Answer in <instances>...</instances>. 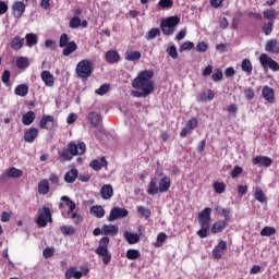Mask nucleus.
Masks as SVG:
<instances>
[{"instance_id":"f257e3e1","label":"nucleus","mask_w":279,"mask_h":279,"mask_svg":"<svg viewBox=\"0 0 279 279\" xmlns=\"http://www.w3.org/2000/svg\"><path fill=\"white\" fill-rule=\"evenodd\" d=\"M153 77H154V72L151 70L141 71L137 77H135L132 81V87L150 95L155 89Z\"/></svg>"},{"instance_id":"f03ea898","label":"nucleus","mask_w":279,"mask_h":279,"mask_svg":"<svg viewBox=\"0 0 279 279\" xmlns=\"http://www.w3.org/2000/svg\"><path fill=\"white\" fill-rule=\"evenodd\" d=\"M86 151V145L83 142L75 144L71 142L68 144V147L63 148L59 153V158L61 162L71 161L74 156L84 155Z\"/></svg>"},{"instance_id":"7ed1b4c3","label":"nucleus","mask_w":279,"mask_h":279,"mask_svg":"<svg viewBox=\"0 0 279 279\" xmlns=\"http://www.w3.org/2000/svg\"><path fill=\"white\" fill-rule=\"evenodd\" d=\"M198 222L201 225V230L197 231V234L205 239L209 234L210 223H211V208L206 207L198 214Z\"/></svg>"},{"instance_id":"20e7f679","label":"nucleus","mask_w":279,"mask_h":279,"mask_svg":"<svg viewBox=\"0 0 279 279\" xmlns=\"http://www.w3.org/2000/svg\"><path fill=\"white\" fill-rule=\"evenodd\" d=\"M109 242L110 239L108 236L101 238L98 247L95 250L96 254L102 257L104 265H109L112 258V255L108 251Z\"/></svg>"},{"instance_id":"39448f33","label":"nucleus","mask_w":279,"mask_h":279,"mask_svg":"<svg viewBox=\"0 0 279 279\" xmlns=\"http://www.w3.org/2000/svg\"><path fill=\"white\" fill-rule=\"evenodd\" d=\"M59 47L63 48L62 54L64 57H69L77 50V45L75 41H70V38L66 34H61L59 39Z\"/></svg>"},{"instance_id":"423d86ee","label":"nucleus","mask_w":279,"mask_h":279,"mask_svg":"<svg viewBox=\"0 0 279 279\" xmlns=\"http://www.w3.org/2000/svg\"><path fill=\"white\" fill-rule=\"evenodd\" d=\"M180 23L178 16H170L166 20H162L160 23L161 32L165 36H170L174 33L175 26Z\"/></svg>"},{"instance_id":"0eeeda50","label":"nucleus","mask_w":279,"mask_h":279,"mask_svg":"<svg viewBox=\"0 0 279 279\" xmlns=\"http://www.w3.org/2000/svg\"><path fill=\"white\" fill-rule=\"evenodd\" d=\"M76 73L80 78H88L93 73V63L88 60H82L76 65Z\"/></svg>"},{"instance_id":"6e6552de","label":"nucleus","mask_w":279,"mask_h":279,"mask_svg":"<svg viewBox=\"0 0 279 279\" xmlns=\"http://www.w3.org/2000/svg\"><path fill=\"white\" fill-rule=\"evenodd\" d=\"M259 62L262 64V66L264 68V70H268L271 69L274 72H278L279 71V64L278 62H276L275 60H272L270 57H268V54L263 53L259 57Z\"/></svg>"},{"instance_id":"1a4fd4ad","label":"nucleus","mask_w":279,"mask_h":279,"mask_svg":"<svg viewBox=\"0 0 279 279\" xmlns=\"http://www.w3.org/2000/svg\"><path fill=\"white\" fill-rule=\"evenodd\" d=\"M129 215V211L125 208L113 207L108 217L109 221H116L121 218H125Z\"/></svg>"},{"instance_id":"9d476101","label":"nucleus","mask_w":279,"mask_h":279,"mask_svg":"<svg viewBox=\"0 0 279 279\" xmlns=\"http://www.w3.org/2000/svg\"><path fill=\"white\" fill-rule=\"evenodd\" d=\"M38 134H39V130H38V129H36V128H29V129H27V130L24 132L23 140H24L26 143L32 144V143L38 137Z\"/></svg>"},{"instance_id":"9b49d317","label":"nucleus","mask_w":279,"mask_h":279,"mask_svg":"<svg viewBox=\"0 0 279 279\" xmlns=\"http://www.w3.org/2000/svg\"><path fill=\"white\" fill-rule=\"evenodd\" d=\"M25 4L22 1H16L12 5V14L15 19H20L25 12Z\"/></svg>"},{"instance_id":"f8f14e48","label":"nucleus","mask_w":279,"mask_h":279,"mask_svg":"<svg viewBox=\"0 0 279 279\" xmlns=\"http://www.w3.org/2000/svg\"><path fill=\"white\" fill-rule=\"evenodd\" d=\"M22 175H23V171H22V170L16 169V168H14V167H11V168H9V169L7 170L5 173H2V174L0 175V180H5L7 177H8V178H20V177H22Z\"/></svg>"},{"instance_id":"ddd939ff","label":"nucleus","mask_w":279,"mask_h":279,"mask_svg":"<svg viewBox=\"0 0 279 279\" xmlns=\"http://www.w3.org/2000/svg\"><path fill=\"white\" fill-rule=\"evenodd\" d=\"M216 213L219 216L225 217V219L222 221L230 223L231 222V213L232 209L231 208H222L219 205L215 207Z\"/></svg>"},{"instance_id":"4468645a","label":"nucleus","mask_w":279,"mask_h":279,"mask_svg":"<svg viewBox=\"0 0 279 279\" xmlns=\"http://www.w3.org/2000/svg\"><path fill=\"white\" fill-rule=\"evenodd\" d=\"M100 196L102 199L108 201L113 196V187L111 184H105L100 189Z\"/></svg>"},{"instance_id":"2eb2a0df","label":"nucleus","mask_w":279,"mask_h":279,"mask_svg":"<svg viewBox=\"0 0 279 279\" xmlns=\"http://www.w3.org/2000/svg\"><path fill=\"white\" fill-rule=\"evenodd\" d=\"M228 226H229V222H227L225 220H218V221L214 222L211 228H209V229H210L211 233L216 234V233L222 232Z\"/></svg>"},{"instance_id":"dca6fc26","label":"nucleus","mask_w":279,"mask_h":279,"mask_svg":"<svg viewBox=\"0 0 279 279\" xmlns=\"http://www.w3.org/2000/svg\"><path fill=\"white\" fill-rule=\"evenodd\" d=\"M262 95L269 104H274L276 101L275 90L269 86H265L263 88Z\"/></svg>"},{"instance_id":"f3484780","label":"nucleus","mask_w":279,"mask_h":279,"mask_svg":"<svg viewBox=\"0 0 279 279\" xmlns=\"http://www.w3.org/2000/svg\"><path fill=\"white\" fill-rule=\"evenodd\" d=\"M54 118L52 116H44L39 122V128L41 130H51L50 125L53 126Z\"/></svg>"},{"instance_id":"a211bd4d","label":"nucleus","mask_w":279,"mask_h":279,"mask_svg":"<svg viewBox=\"0 0 279 279\" xmlns=\"http://www.w3.org/2000/svg\"><path fill=\"white\" fill-rule=\"evenodd\" d=\"M106 61L110 64L118 63L121 59L120 54L116 50H109L105 54Z\"/></svg>"},{"instance_id":"6ab92c4d","label":"nucleus","mask_w":279,"mask_h":279,"mask_svg":"<svg viewBox=\"0 0 279 279\" xmlns=\"http://www.w3.org/2000/svg\"><path fill=\"white\" fill-rule=\"evenodd\" d=\"M253 165L270 167L272 165V159L267 156H257V157L253 158Z\"/></svg>"},{"instance_id":"aec40b11","label":"nucleus","mask_w":279,"mask_h":279,"mask_svg":"<svg viewBox=\"0 0 279 279\" xmlns=\"http://www.w3.org/2000/svg\"><path fill=\"white\" fill-rule=\"evenodd\" d=\"M40 77L46 86L52 87L54 85V76L49 71H43Z\"/></svg>"},{"instance_id":"412c9836","label":"nucleus","mask_w":279,"mask_h":279,"mask_svg":"<svg viewBox=\"0 0 279 279\" xmlns=\"http://www.w3.org/2000/svg\"><path fill=\"white\" fill-rule=\"evenodd\" d=\"M266 51L272 53H279V41L277 39H270L266 44Z\"/></svg>"},{"instance_id":"4be33fe9","label":"nucleus","mask_w":279,"mask_h":279,"mask_svg":"<svg viewBox=\"0 0 279 279\" xmlns=\"http://www.w3.org/2000/svg\"><path fill=\"white\" fill-rule=\"evenodd\" d=\"M88 120L93 128H97L101 122V116L95 111L88 113Z\"/></svg>"},{"instance_id":"5701e85b","label":"nucleus","mask_w":279,"mask_h":279,"mask_svg":"<svg viewBox=\"0 0 279 279\" xmlns=\"http://www.w3.org/2000/svg\"><path fill=\"white\" fill-rule=\"evenodd\" d=\"M100 161H101V162H99L97 159H94V160L90 161L89 166H90L94 170H96V171H99V170H101L102 167H107V166H108V162H107V160H106V157L102 156V157L100 158Z\"/></svg>"},{"instance_id":"b1692460","label":"nucleus","mask_w":279,"mask_h":279,"mask_svg":"<svg viewBox=\"0 0 279 279\" xmlns=\"http://www.w3.org/2000/svg\"><path fill=\"white\" fill-rule=\"evenodd\" d=\"M118 232H119V229H118V227L114 226V225H105V226L102 227V234H105V235H111V236H113V235H117Z\"/></svg>"},{"instance_id":"393cba45","label":"nucleus","mask_w":279,"mask_h":279,"mask_svg":"<svg viewBox=\"0 0 279 279\" xmlns=\"http://www.w3.org/2000/svg\"><path fill=\"white\" fill-rule=\"evenodd\" d=\"M65 278L66 279H71V278L81 279V278H83V274H82V271L76 270L75 267H71L65 271Z\"/></svg>"},{"instance_id":"a878e982","label":"nucleus","mask_w":279,"mask_h":279,"mask_svg":"<svg viewBox=\"0 0 279 279\" xmlns=\"http://www.w3.org/2000/svg\"><path fill=\"white\" fill-rule=\"evenodd\" d=\"M77 175H78L77 169H71V170H69V171L64 174V181H65L66 183H70V184H71V183L75 182Z\"/></svg>"},{"instance_id":"bb28decb","label":"nucleus","mask_w":279,"mask_h":279,"mask_svg":"<svg viewBox=\"0 0 279 279\" xmlns=\"http://www.w3.org/2000/svg\"><path fill=\"white\" fill-rule=\"evenodd\" d=\"M171 186V181H170V178L168 177H163L160 182H159V192L160 193H165L167 192Z\"/></svg>"},{"instance_id":"cd10ccee","label":"nucleus","mask_w":279,"mask_h":279,"mask_svg":"<svg viewBox=\"0 0 279 279\" xmlns=\"http://www.w3.org/2000/svg\"><path fill=\"white\" fill-rule=\"evenodd\" d=\"M36 119V114L33 111H28L25 114H23L22 123L24 125H31Z\"/></svg>"},{"instance_id":"c85d7f7f","label":"nucleus","mask_w":279,"mask_h":279,"mask_svg":"<svg viewBox=\"0 0 279 279\" xmlns=\"http://www.w3.org/2000/svg\"><path fill=\"white\" fill-rule=\"evenodd\" d=\"M214 98H215V93L211 89H208L207 96L205 92L199 94L198 101L207 102V101H211Z\"/></svg>"},{"instance_id":"c756f323","label":"nucleus","mask_w":279,"mask_h":279,"mask_svg":"<svg viewBox=\"0 0 279 279\" xmlns=\"http://www.w3.org/2000/svg\"><path fill=\"white\" fill-rule=\"evenodd\" d=\"M24 45V39L21 38L20 36H15L12 40H11V48L13 50H20Z\"/></svg>"},{"instance_id":"7c9ffc66","label":"nucleus","mask_w":279,"mask_h":279,"mask_svg":"<svg viewBox=\"0 0 279 279\" xmlns=\"http://www.w3.org/2000/svg\"><path fill=\"white\" fill-rule=\"evenodd\" d=\"M124 238L129 242V244H136L140 242V235L137 233H132L126 231L124 233Z\"/></svg>"},{"instance_id":"2f4dec72","label":"nucleus","mask_w":279,"mask_h":279,"mask_svg":"<svg viewBox=\"0 0 279 279\" xmlns=\"http://www.w3.org/2000/svg\"><path fill=\"white\" fill-rule=\"evenodd\" d=\"M49 192V182L44 179L38 183V193L41 195H46Z\"/></svg>"},{"instance_id":"473e14b6","label":"nucleus","mask_w":279,"mask_h":279,"mask_svg":"<svg viewBox=\"0 0 279 279\" xmlns=\"http://www.w3.org/2000/svg\"><path fill=\"white\" fill-rule=\"evenodd\" d=\"M14 93L17 96L25 97L28 94V86L26 84L17 85Z\"/></svg>"},{"instance_id":"72a5a7b5","label":"nucleus","mask_w":279,"mask_h":279,"mask_svg":"<svg viewBox=\"0 0 279 279\" xmlns=\"http://www.w3.org/2000/svg\"><path fill=\"white\" fill-rule=\"evenodd\" d=\"M142 58V53L140 51H128L125 53L126 61H138Z\"/></svg>"},{"instance_id":"f704fd0d","label":"nucleus","mask_w":279,"mask_h":279,"mask_svg":"<svg viewBox=\"0 0 279 279\" xmlns=\"http://www.w3.org/2000/svg\"><path fill=\"white\" fill-rule=\"evenodd\" d=\"M159 192V187H157V179L153 178L149 182V187L147 190V193L149 195H156Z\"/></svg>"},{"instance_id":"c9c22d12","label":"nucleus","mask_w":279,"mask_h":279,"mask_svg":"<svg viewBox=\"0 0 279 279\" xmlns=\"http://www.w3.org/2000/svg\"><path fill=\"white\" fill-rule=\"evenodd\" d=\"M90 213L97 218H102L105 216V209L100 205H95L90 207Z\"/></svg>"},{"instance_id":"e433bc0d","label":"nucleus","mask_w":279,"mask_h":279,"mask_svg":"<svg viewBox=\"0 0 279 279\" xmlns=\"http://www.w3.org/2000/svg\"><path fill=\"white\" fill-rule=\"evenodd\" d=\"M25 39H26V45L29 48L37 45V43H38L37 36L33 33L26 34Z\"/></svg>"},{"instance_id":"4c0bfd02","label":"nucleus","mask_w":279,"mask_h":279,"mask_svg":"<svg viewBox=\"0 0 279 279\" xmlns=\"http://www.w3.org/2000/svg\"><path fill=\"white\" fill-rule=\"evenodd\" d=\"M242 71L247 73L248 75L252 74L253 65L248 59H244L241 64Z\"/></svg>"},{"instance_id":"58836bf2","label":"nucleus","mask_w":279,"mask_h":279,"mask_svg":"<svg viewBox=\"0 0 279 279\" xmlns=\"http://www.w3.org/2000/svg\"><path fill=\"white\" fill-rule=\"evenodd\" d=\"M254 197L259 202V203H265L267 202V197L265 196L263 189L262 187H256Z\"/></svg>"},{"instance_id":"ea45409f","label":"nucleus","mask_w":279,"mask_h":279,"mask_svg":"<svg viewBox=\"0 0 279 279\" xmlns=\"http://www.w3.org/2000/svg\"><path fill=\"white\" fill-rule=\"evenodd\" d=\"M61 201L65 202V205L69 206V211H68L69 215H70L71 213H73L74 209L76 208L75 203H74L72 199H70L69 196H62V197H61Z\"/></svg>"},{"instance_id":"a19ab883","label":"nucleus","mask_w":279,"mask_h":279,"mask_svg":"<svg viewBox=\"0 0 279 279\" xmlns=\"http://www.w3.org/2000/svg\"><path fill=\"white\" fill-rule=\"evenodd\" d=\"M141 256V253L138 250L130 248L126 251V257L131 260H135Z\"/></svg>"},{"instance_id":"79ce46f5","label":"nucleus","mask_w":279,"mask_h":279,"mask_svg":"<svg viewBox=\"0 0 279 279\" xmlns=\"http://www.w3.org/2000/svg\"><path fill=\"white\" fill-rule=\"evenodd\" d=\"M213 187L217 194H222L226 191V184L223 182L216 181Z\"/></svg>"},{"instance_id":"37998d69","label":"nucleus","mask_w":279,"mask_h":279,"mask_svg":"<svg viewBox=\"0 0 279 279\" xmlns=\"http://www.w3.org/2000/svg\"><path fill=\"white\" fill-rule=\"evenodd\" d=\"M29 65L28 59L25 57H20L16 60V66L19 69H26Z\"/></svg>"},{"instance_id":"c03bdc74","label":"nucleus","mask_w":279,"mask_h":279,"mask_svg":"<svg viewBox=\"0 0 279 279\" xmlns=\"http://www.w3.org/2000/svg\"><path fill=\"white\" fill-rule=\"evenodd\" d=\"M274 24H275V21L271 20V21H269L267 24H265V25L263 26V32H264V34H265L266 36H269V35L272 33V31H274Z\"/></svg>"},{"instance_id":"a18cd8bd","label":"nucleus","mask_w":279,"mask_h":279,"mask_svg":"<svg viewBox=\"0 0 279 279\" xmlns=\"http://www.w3.org/2000/svg\"><path fill=\"white\" fill-rule=\"evenodd\" d=\"M276 232H277V230L274 227L266 226L260 231V235L262 236H270V235L275 234Z\"/></svg>"},{"instance_id":"49530a36","label":"nucleus","mask_w":279,"mask_h":279,"mask_svg":"<svg viewBox=\"0 0 279 279\" xmlns=\"http://www.w3.org/2000/svg\"><path fill=\"white\" fill-rule=\"evenodd\" d=\"M60 231L64 235H73L75 233V229L72 226H62L60 227Z\"/></svg>"},{"instance_id":"de8ad7c7","label":"nucleus","mask_w":279,"mask_h":279,"mask_svg":"<svg viewBox=\"0 0 279 279\" xmlns=\"http://www.w3.org/2000/svg\"><path fill=\"white\" fill-rule=\"evenodd\" d=\"M263 15L266 20L274 21L277 16V12L274 9H268L264 11Z\"/></svg>"},{"instance_id":"09e8293b","label":"nucleus","mask_w":279,"mask_h":279,"mask_svg":"<svg viewBox=\"0 0 279 279\" xmlns=\"http://www.w3.org/2000/svg\"><path fill=\"white\" fill-rule=\"evenodd\" d=\"M10 77H11V73L8 70H4L1 76V81L5 86H10Z\"/></svg>"},{"instance_id":"8fccbe9b","label":"nucleus","mask_w":279,"mask_h":279,"mask_svg":"<svg viewBox=\"0 0 279 279\" xmlns=\"http://www.w3.org/2000/svg\"><path fill=\"white\" fill-rule=\"evenodd\" d=\"M167 240V234L165 232H160L157 236V241L155 246L160 247L163 245V242Z\"/></svg>"},{"instance_id":"3c124183","label":"nucleus","mask_w":279,"mask_h":279,"mask_svg":"<svg viewBox=\"0 0 279 279\" xmlns=\"http://www.w3.org/2000/svg\"><path fill=\"white\" fill-rule=\"evenodd\" d=\"M70 28L75 29L81 26V19L78 16H74L70 20L69 23Z\"/></svg>"},{"instance_id":"603ef678","label":"nucleus","mask_w":279,"mask_h":279,"mask_svg":"<svg viewBox=\"0 0 279 279\" xmlns=\"http://www.w3.org/2000/svg\"><path fill=\"white\" fill-rule=\"evenodd\" d=\"M158 5L160 9H171L173 7V0H160Z\"/></svg>"},{"instance_id":"864d4df0","label":"nucleus","mask_w":279,"mask_h":279,"mask_svg":"<svg viewBox=\"0 0 279 279\" xmlns=\"http://www.w3.org/2000/svg\"><path fill=\"white\" fill-rule=\"evenodd\" d=\"M160 35V29L159 28H153L148 32L146 39L151 40L155 39L157 36Z\"/></svg>"},{"instance_id":"5fc2aeb1","label":"nucleus","mask_w":279,"mask_h":279,"mask_svg":"<svg viewBox=\"0 0 279 279\" xmlns=\"http://www.w3.org/2000/svg\"><path fill=\"white\" fill-rule=\"evenodd\" d=\"M167 53H168L172 59H177V58L179 57L177 47H175L174 45L169 46V47L167 48Z\"/></svg>"},{"instance_id":"6e6d98bb","label":"nucleus","mask_w":279,"mask_h":279,"mask_svg":"<svg viewBox=\"0 0 279 279\" xmlns=\"http://www.w3.org/2000/svg\"><path fill=\"white\" fill-rule=\"evenodd\" d=\"M110 90V85L109 84H104L101 85L97 90L96 94L99 96H104Z\"/></svg>"},{"instance_id":"4d7b16f0","label":"nucleus","mask_w":279,"mask_h":279,"mask_svg":"<svg viewBox=\"0 0 279 279\" xmlns=\"http://www.w3.org/2000/svg\"><path fill=\"white\" fill-rule=\"evenodd\" d=\"M193 48H194V44L192 41H186L180 46L179 51L183 52L186 50H192Z\"/></svg>"},{"instance_id":"13d9d810","label":"nucleus","mask_w":279,"mask_h":279,"mask_svg":"<svg viewBox=\"0 0 279 279\" xmlns=\"http://www.w3.org/2000/svg\"><path fill=\"white\" fill-rule=\"evenodd\" d=\"M137 211H138L144 218H146V219H148V218L150 217V215H151L150 210L147 209V208H145V207H143V206H140V207L137 208Z\"/></svg>"},{"instance_id":"bf43d9fd","label":"nucleus","mask_w":279,"mask_h":279,"mask_svg":"<svg viewBox=\"0 0 279 279\" xmlns=\"http://www.w3.org/2000/svg\"><path fill=\"white\" fill-rule=\"evenodd\" d=\"M198 125V121L197 119L193 118V119H190L187 122H186V126L190 128L191 131L195 130Z\"/></svg>"},{"instance_id":"052dcab7","label":"nucleus","mask_w":279,"mask_h":279,"mask_svg":"<svg viewBox=\"0 0 279 279\" xmlns=\"http://www.w3.org/2000/svg\"><path fill=\"white\" fill-rule=\"evenodd\" d=\"M243 172V168L240 166H235L232 170H231V177L233 179L238 178L239 174H241Z\"/></svg>"},{"instance_id":"680f3d73","label":"nucleus","mask_w":279,"mask_h":279,"mask_svg":"<svg viewBox=\"0 0 279 279\" xmlns=\"http://www.w3.org/2000/svg\"><path fill=\"white\" fill-rule=\"evenodd\" d=\"M45 47L50 48L51 51H54L58 48L57 43L54 40H51V39H47L45 41Z\"/></svg>"},{"instance_id":"e2e57ef3","label":"nucleus","mask_w":279,"mask_h":279,"mask_svg":"<svg viewBox=\"0 0 279 279\" xmlns=\"http://www.w3.org/2000/svg\"><path fill=\"white\" fill-rule=\"evenodd\" d=\"M211 77L215 82L221 81L223 77L222 71L220 69H217Z\"/></svg>"},{"instance_id":"0e129e2a","label":"nucleus","mask_w":279,"mask_h":279,"mask_svg":"<svg viewBox=\"0 0 279 279\" xmlns=\"http://www.w3.org/2000/svg\"><path fill=\"white\" fill-rule=\"evenodd\" d=\"M71 218L73 219L75 225H80L83 221V217L74 211L71 213Z\"/></svg>"},{"instance_id":"69168bd1","label":"nucleus","mask_w":279,"mask_h":279,"mask_svg":"<svg viewBox=\"0 0 279 279\" xmlns=\"http://www.w3.org/2000/svg\"><path fill=\"white\" fill-rule=\"evenodd\" d=\"M244 95H245L246 99L251 100L255 97V92L252 87H250L244 90Z\"/></svg>"},{"instance_id":"338daca9","label":"nucleus","mask_w":279,"mask_h":279,"mask_svg":"<svg viewBox=\"0 0 279 279\" xmlns=\"http://www.w3.org/2000/svg\"><path fill=\"white\" fill-rule=\"evenodd\" d=\"M207 49H208V46H207V44L204 43V41H203V43H198L197 46H196V50H197L198 52H206Z\"/></svg>"},{"instance_id":"774afa93","label":"nucleus","mask_w":279,"mask_h":279,"mask_svg":"<svg viewBox=\"0 0 279 279\" xmlns=\"http://www.w3.org/2000/svg\"><path fill=\"white\" fill-rule=\"evenodd\" d=\"M54 253V250L51 247H46L43 252L45 258H50Z\"/></svg>"}]
</instances>
